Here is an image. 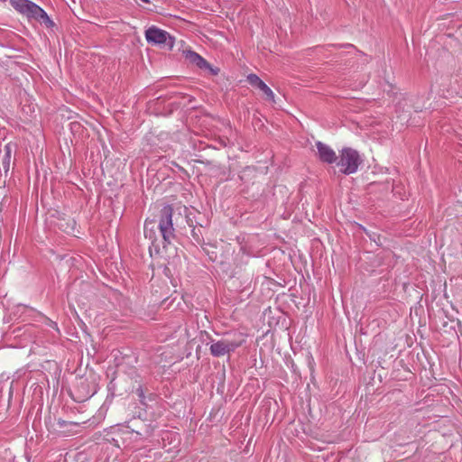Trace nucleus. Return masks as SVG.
<instances>
[{
	"instance_id": "obj_1",
	"label": "nucleus",
	"mask_w": 462,
	"mask_h": 462,
	"mask_svg": "<svg viewBox=\"0 0 462 462\" xmlns=\"http://www.w3.org/2000/svg\"><path fill=\"white\" fill-rule=\"evenodd\" d=\"M12 7L28 21H37L43 23L46 27L51 28L54 25L53 21L47 13L37 4L30 0H10Z\"/></svg>"
},
{
	"instance_id": "obj_8",
	"label": "nucleus",
	"mask_w": 462,
	"mask_h": 462,
	"mask_svg": "<svg viewBox=\"0 0 462 462\" xmlns=\"http://www.w3.org/2000/svg\"><path fill=\"white\" fill-rule=\"evenodd\" d=\"M184 54L187 60L197 65L199 69H210V65L208 61L197 52L193 51H186Z\"/></svg>"
},
{
	"instance_id": "obj_7",
	"label": "nucleus",
	"mask_w": 462,
	"mask_h": 462,
	"mask_svg": "<svg viewBox=\"0 0 462 462\" xmlns=\"http://www.w3.org/2000/svg\"><path fill=\"white\" fill-rule=\"evenodd\" d=\"M247 81L253 87L259 88L270 101H274V93L273 90L255 74H249Z\"/></svg>"
},
{
	"instance_id": "obj_2",
	"label": "nucleus",
	"mask_w": 462,
	"mask_h": 462,
	"mask_svg": "<svg viewBox=\"0 0 462 462\" xmlns=\"http://www.w3.org/2000/svg\"><path fill=\"white\" fill-rule=\"evenodd\" d=\"M337 165L340 171L346 175H350L357 171L362 159L357 151L352 148H343L339 152Z\"/></svg>"
},
{
	"instance_id": "obj_4",
	"label": "nucleus",
	"mask_w": 462,
	"mask_h": 462,
	"mask_svg": "<svg viewBox=\"0 0 462 462\" xmlns=\"http://www.w3.org/2000/svg\"><path fill=\"white\" fill-rule=\"evenodd\" d=\"M145 39L148 43L171 50L174 46V38L166 31L154 25L145 31Z\"/></svg>"
},
{
	"instance_id": "obj_5",
	"label": "nucleus",
	"mask_w": 462,
	"mask_h": 462,
	"mask_svg": "<svg viewBox=\"0 0 462 462\" xmlns=\"http://www.w3.org/2000/svg\"><path fill=\"white\" fill-rule=\"evenodd\" d=\"M243 341L221 339L213 341L210 345L209 350L213 356H223L230 352L235 351L237 347L242 346Z\"/></svg>"
},
{
	"instance_id": "obj_10",
	"label": "nucleus",
	"mask_w": 462,
	"mask_h": 462,
	"mask_svg": "<svg viewBox=\"0 0 462 462\" xmlns=\"http://www.w3.org/2000/svg\"><path fill=\"white\" fill-rule=\"evenodd\" d=\"M5 157H6L7 161L9 162V160L11 158V147H10V144H6L5 146Z\"/></svg>"
},
{
	"instance_id": "obj_3",
	"label": "nucleus",
	"mask_w": 462,
	"mask_h": 462,
	"mask_svg": "<svg viewBox=\"0 0 462 462\" xmlns=\"http://www.w3.org/2000/svg\"><path fill=\"white\" fill-rule=\"evenodd\" d=\"M172 213L173 209L171 206H164L161 210V218L158 225V229L163 239V246L167 244H171L174 238V227L172 223Z\"/></svg>"
},
{
	"instance_id": "obj_6",
	"label": "nucleus",
	"mask_w": 462,
	"mask_h": 462,
	"mask_svg": "<svg viewBox=\"0 0 462 462\" xmlns=\"http://www.w3.org/2000/svg\"><path fill=\"white\" fill-rule=\"evenodd\" d=\"M316 145L318 149L319 158L321 162L328 164L337 162V156L330 146L321 142H317Z\"/></svg>"
},
{
	"instance_id": "obj_11",
	"label": "nucleus",
	"mask_w": 462,
	"mask_h": 462,
	"mask_svg": "<svg viewBox=\"0 0 462 462\" xmlns=\"http://www.w3.org/2000/svg\"><path fill=\"white\" fill-rule=\"evenodd\" d=\"M170 435H171H171H174V437H177V435H176L175 433H169V432H167V433L165 434V437L169 438V436H170Z\"/></svg>"
},
{
	"instance_id": "obj_9",
	"label": "nucleus",
	"mask_w": 462,
	"mask_h": 462,
	"mask_svg": "<svg viewBox=\"0 0 462 462\" xmlns=\"http://www.w3.org/2000/svg\"><path fill=\"white\" fill-rule=\"evenodd\" d=\"M156 224L152 220H145L144 223V236L152 241L154 245L156 241Z\"/></svg>"
}]
</instances>
